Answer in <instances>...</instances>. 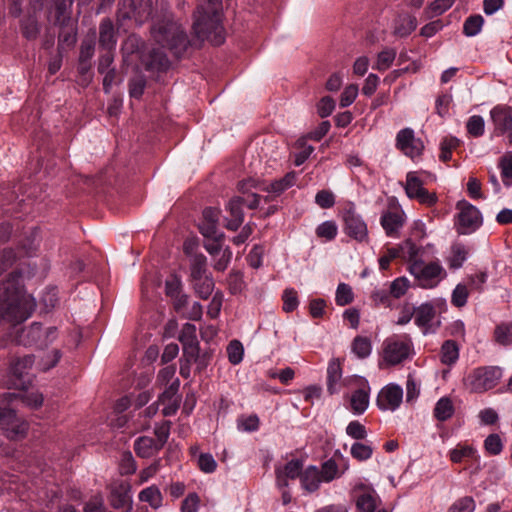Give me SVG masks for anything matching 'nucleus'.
Returning a JSON list of instances; mask_svg holds the SVG:
<instances>
[{
	"instance_id": "obj_50",
	"label": "nucleus",
	"mask_w": 512,
	"mask_h": 512,
	"mask_svg": "<svg viewBox=\"0 0 512 512\" xmlns=\"http://www.w3.org/2000/svg\"><path fill=\"white\" fill-rule=\"evenodd\" d=\"M335 301L339 306H345L353 301L352 288L345 283H340L336 290Z\"/></svg>"
},
{
	"instance_id": "obj_55",
	"label": "nucleus",
	"mask_w": 512,
	"mask_h": 512,
	"mask_svg": "<svg viewBox=\"0 0 512 512\" xmlns=\"http://www.w3.org/2000/svg\"><path fill=\"white\" fill-rule=\"evenodd\" d=\"M476 450L472 446H458L450 452V459L454 463L461 462L464 458H473Z\"/></svg>"
},
{
	"instance_id": "obj_11",
	"label": "nucleus",
	"mask_w": 512,
	"mask_h": 512,
	"mask_svg": "<svg viewBox=\"0 0 512 512\" xmlns=\"http://www.w3.org/2000/svg\"><path fill=\"white\" fill-rule=\"evenodd\" d=\"M179 341L183 345L184 356L188 362H199L205 365L200 357L199 342L196 335V326L194 324L186 323L180 332Z\"/></svg>"
},
{
	"instance_id": "obj_28",
	"label": "nucleus",
	"mask_w": 512,
	"mask_h": 512,
	"mask_svg": "<svg viewBox=\"0 0 512 512\" xmlns=\"http://www.w3.org/2000/svg\"><path fill=\"white\" fill-rule=\"evenodd\" d=\"M110 504L115 509H122L129 512L132 509V499L129 491L123 488H116L111 492Z\"/></svg>"
},
{
	"instance_id": "obj_20",
	"label": "nucleus",
	"mask_w": 512,
	"mask_h": 512,
	"mask_svg": "<svg viewBox=\"0 0 512 512\" xmlns=\"http://www.w3.org/2000/svg\"><path fill=\"white\" fill-rule=\"evenodd\" d=\"M43 328L40 323L34 322L29 327L17 332V341L22 345L36 344L41 347Z\"/></svg>"
},
{
	"instance_id": "obj_26",
	"label": "nucleus",
	"mask_w": 512,
	"mask_h": 512,
	"mask_svg": "<svg viewBox=\"0 0 512 512\" xmlns=\"http://www.w3.org/2000/svg\"><path fill=\"white\" fill-rule=\"evenodd\" d=\"M161 447H158L155 440L148 436H141L135 440L134 450L139 457L149 458L156 454Z\"/></svg>"
},
{
	"instance_id": "obj_29",
	"label": "nucleus",
	"mask_w": 512,
	"mask_h": 512,
	"mask_svg": "<svg viewBox=\"0 0 512 512\" xmlns=\"http://www.w3.org/2000/svg\"><path fill=\"white\" fill-rule=\"evenodd\" d=\"M455 412L454 404L451 398L441 397L435 404L433 416L441 422L449 420Z\"/></svg>"
},
{
	"instance_id": "obj_1",
	"label": "nucleus",
	"mask_w": 512,
	"mask_h": 512,
	"mask_svg": "<svg viewBox=\"0 0 512 512\" xmlns=\"http://www.w3.org/2000/svg\"><path fill=\"white\" fill-rule=\"evenodd\" d=\"M151 38L159 48H153L141 56L142 62L148 70H166L170 64L166 51L179 58L189 46L186 32L178 22L170 17L153 23Z\"/></svg>"
},
{
	"instance_id": "obj_62",
	"label": "nucleus",
	"mask_w": 512,
	"mask_h": 512,
	"mask_svg": "<svg viewBox=\"0 0 512 512\" xmlns=\"http://www.w3.org/2000/svg\"><path fill=\"white\" fill-rule=\"evenodd\" d=\"M358 95V86L356 84H350L343 90L340 97V106L348 107L350 106L356 99Z\"/></svg>"
},
{
	"instance_id": "obj_9",
	"label": "nucleus",
	"mask_w": 512,
	"mask_h": 512,
	"mask_svg": "<svg viewBox=\"0 0 512 512\" xmlns=\"http://www.w3.org/2000/svg\"><path fill=\"white\" fill-rule=\"evenodd\" d=\"M457 220L455 226L459 234H469L482 224L480 211L469 202L462 200L457 203Z\"/></svg>"
},
{
	"instance_id": "obj_36",
	"label": "nucleus",
	"mask_w": 512,
	"mask_h": 512,
	"mask_svg": "<svg viewBox=\"0 0 512 512\" xmlns=\"http://www.w3.org/2000/svg\"><path fill=\"white\" fill-rule=\"evenodd\" d=\"M33 364L34 357L32 355L18 357L11 362L10 371L15 377L21 378L23 375L28 373Z\"/></svg>"
},
{
	"instance_id": "obj_7",
	"label": "nucleus",
	"mask_w": 512,
	"mask_h": 512,
	"mask_svg": "<svg viewBox=\"0 0 512 512\" xmlns=\"http://www.w3.org/2000/svg\"><path fill=\"white\" fill-rule=\"evenodd\" d=\"M501 376L498 367H479L464 378V385L470 392L482 393L494 388Z\"/></svg>"
},
{
	"instance_id": "obj_47",
	"label": "nucleus",
	"mask_w": 512,
	"mask_h": 512,
	"mask_svg": "<svg viewBox=\"0 0 512 512\" xmlns=\"http://www.w3.org/2000/svg\"><path fill=\"white\" fill-rule=\"evenodd\" d=\"M475 508L476 503L473 497L464 496L453 502L447 512H474Z\"/></svg>"
},
{
	"instance_id": "obj_38",
	"label": "nucleus",
	"mask_w": 512,
	"mask_h": 512,
	"mask_svg": "<svg viewBox=\"0 0 512 512\" xmlns=\"http://www.w3.org/2000/svg\"><path fill=\"white\" fill-rule=\"evenodd\" d=\"M348 468L349 465L346 463L344 465L343 471L339 473L338 465L333 459H330L322 464L321 469H319V471L323 482H331L335 478L339 477L346 470H348Z\"/></svg>"
},
{
	"instance_id": "obj_13",
	"label": "nucleus",
	"mask_w": 512,
	"mask_h": 512,
	"mask_svg": "<svg viewBox=\"0 0 512 512\" xmlns=\"http://www.w3.org/2000/svg\"><path fill=\"white\" fill-rule=\"evenodd\" d=\"M406 215L398 206H391L385 210L380 218V224L389 237H397L404 226Z\"/></svg>"
},
{
	"instance_id": "obj_64",
	"label": "nucleus",
	"mask_w": 512,
	"mask_h": 512,
	"mask_svg": "<svg viewBox=\"0 0 512 512\" xmlns=\"http://www.w3.org/2000/svg\"><path fill=\"white\" fill-rule=\"evenodd\" d=\"M198 466L205 473H212L217 467L214 457L209 453L200 454L198 457Z\"/></svg>"
},
{
	"instance_id": "obj_56",
	"label": "nucleus",
	"mask_w": 512,
	"mask_h": 512,
	"mask_svg": "<svg viewBox=\"0 0 512 512\" xmlns=\"http://www.w3.org/2000/svg\"><path fill=\"white\" fill-rule=\"evenodd\" d=\"M22 33L25 38L32 40L39 34V26L34 17H28L22 21Z\"/></svg>"
},
{
	"instance_id": "obj_54",
	"label": "nucleus",
	"mask_w": 512,
	"mask_h": 512,
	"mask_svg": "<svg viewBox=\"0 0 512 512\" xmlns=\"http://www.w3.org/2000/svg\"><path fill=\"white\" fill-rule=\"evenodd\" d=\"M468 295L469 292L467 286L464 284H458L452 292L451 303L456 307H463L467 303Z\"/></svg>"
},
{
	"instance_id": "obj_12",
	"label": "nucleus",
	"mask_w": 512,
	"mask_h": 512,
	"mask_svg": "<svg viewBox=\"0 0 512 512\" xmlns=\"http://www.w3.org/2000/svg\"><path fill=\"white\" fill-rule=\"evenodd\" d=\"M402 400V387L395 383H389L379 391L376 404L382 411H395L400 407Z\"/></svg>"
},
{
	"instance_id": "obj_25",
	"label": "nucleus",
	"mask_w": 512,
	"mask_h": 512,
	"mask_svg": "<svg viewBox=\"0 0 512 512\" xmlns=\"http://www.w3.org/2000/svg\"><path fill=\"white\" fill-rule=\"evenodd\" d=\"M417 27V20L409 14L399 15L393 26V33L398 37H406L410 35Z\"/></svg>"
},
{
	"instance_id": "obj_40",
	"label": "nucleus",
	"mask_w": 512,
	"mask_h": 512,
	"mask_svg": "<svg viewBox=\"0 0 512 512\" xmlns=\"http://www.w3.org/2000/svg\"><path fill=\"white\" fill-rule=\"evenodd\" d=\"M351 349L358 358L364 359L371 354V341L367 337L357 336L352 342Z\"/></svg>"
},
{
	"instance_id": "obj_24",
	"label": "nucleus",
	"mask_w": 512,
	"mask_h": 512,
	"mask_svg": "<svg viewBox=\"0 0 512 512\" xmlns=\"http://www.w3.org/2000/svg\"><path fill=\"white\" fill-rule=\"evenodd\" d=\"M99 44L106 50H112L116 45L114 26L110 19H103L100 23Z\"/></svg>"
},
{
	"instance_id": "obj_19",
	"label": "nucleus",
	"mask_w": 512,
	"mask_h": 512,
	"mask_svg": "<svg viewBox=\"0 0 512 512\" xmlns=\"http://www.w3.org/2000/svg\"><path fill=\"white\" fill-rule=\"evenodd\" d=\"M495 127L504 133L512 130V108L508 106H495L490 111Z\"/></svg>"
},
{
	"instance_id": "obj_48",
	"label": "nucleus",
	"mask_w": 512,
	"mask_h": 512,
	"mask_svg": "<svg viewBox=\"0 0 512 512\" xmlns=\"http://www.w3.org/2000/svg\"><path fill=\"white\" fill-rule=\"evenodd\" d=\"M410 287L409 280L406 277H398L389 285V291L393 298L399 299L406 294Z\"/></svg>"
},
{
	"instance_id": "obj_61",
	"label": "nucleus",
	"mask_w": 512,
	"mask_h": 512,
	"mask_svg": "<svg viewBox=\"0 0 512 512\" xmlns=\"http://www.w3.org/2000/svg\"><path fill=\"white\" fill-rule=\"evenodd\" d=\"M283 309L286 312L294 311L299 304L297 292L294 289H286L283 293Z\"/></svg>"
},
{
	"instance_id": "obj_59",
	"label": "nucleus",
	"mask_w": 512,
	"mask_h": 512,
	"mask_svg": "<svg viewBox=\"0 0 512 512\" xmlns=\"http://www.w3.org/2000/svg\"><path fill=\"white\" fill-rule=\"evenodd\" d=\"M217 225L218 223L202 222L199 229L207 239H224V233L218 230Z\"/></svg>"
},
{
	"instance_id": "obj_44",
	"label": "nucleus",
	"mask_w": 512,
	"mask_h": 512,
	"mask_svg": "<svg viewBox=\"0 0 512 512\" xmlns=\"http://www.w3.org/2000/svg\"><path fill=\"white\" fill-rule=\"evenodd\" d=\"M350 454L357 461H366L372 457L373 447L362 442H355L351 446Z\"/></svg>"
},
{
	"instance_id": "obj_46",
	"label": "nucleus",
	"mask_w": 512,
	"mask_h": 512,
	"mask_svg": "<svg viewBox=\"0 0 512 512\" xmlns=\"http://www.w3.org/2000/svg\"><path fill=\"white\" fill-rule=\"evenodd\" d=\"M484 19L481 15H473L468 17L463 25V32L466 36L472 37L477 35L483 26Z\"/></svg>"
},
{
	"instance_id": "obj_39",
	"label": "nucleus",
	"mask_w": 512,
	"mask_h": 512,
	"mask_svg": "<svg viewBox=\"0 0 512 512\" xmlns=\"http://www.w3.org/2000/svg\"><path fill=\"white\" fill-rule=\"evenodd\" d=\"M397 55V51L394 48H385L378 53L377 59L373 68L378 71H385L390 68L393 64Z\"/></svg>"
},
{
	"instance_id": "obj_22",
	"label": "nucleus",
	"mask_w": 512,
	"mask_h": 512,
	"mask_svg": "<svg viewBox=\"0 0 512 512\" xmlns=\"http://www.w3.org/2000/svg\"><path fill=\"white\" fill-rule=\"evenodd\" d=\"M179 387V380L176 379L170 387L163 392L159 400L162 403L168 402L164 405L162 413L164 416H171L176 413L179 408V399L176 397V393Z\"/></svg>"
},
{
	"instance_id": "obj_3",
	"label": "nucleus",
	"mask_w": 512,
	"mask_h": 512,
	"mask_svg": "<svg viewBox=\"0 0 512 512\" xmlns=\"http://www.w3.org/2000/svg\"><path fill=\"white\" fill-rule=\"evenodd\" d=\"M20 400L26 406L37 409L43 404V395L37 390L23 393L5 392L0 395V427L9 438H18L25 435L28 425L20 420L11 407V404Z\"/></svg>"
},
{
	"instance_id": "obj_2",
	"label": "nucleus",
	"mask_w": 512,
	"mask_h": 512,
	"mask_svg": "<svg viewBox=\"0 0 512 512\" xmlns=\"http://www.w3.org/2000/svg\"><path fill=\"white\" fill-rule=\"evenodd\" d=\"M35 306L34 298L24 291L21 273L12 272L0 284V322L21 323L31 316Z\"/></svg>"
},
{
	"instance_id": "obj_23",
	"label": "nucleus",
	"mask_w": 512,
	"mask_h": 512,
	"mask_svg": "<svg viewBox=\"0 0 512 512\" xmlns=\"http://www.w3.org/2000/svg\"><path fill=\"white\" fill-rule=\"evenodd\" d=\"M370 387L366 385L355 390L350 397V409L356 414H363L369 406Z\"/></svg>"
},
{
	"instance_id": "obj_42",
	"label": "nucleus",
	"mask_w": 512,
	"mask_h": 512,
	"mask_svg": "<svg viewBox=\"0 0 512 512\" xmlns=\"http://www.w3.org/2000/svg\"><path fill=\"white\" fill-rule=\"evenodd\" d=\"M193 286L195 289V292L202 298L207 299L213 289H214V282L213 279L208 275L205 277H202L200 279L192 280Z\"/></svg>"
},
{
	"instance_id": "obj_34",
	"label": "nucleus",
	"mask_w": 512,
	"mask_h": 512,
	"mask_svg": "<svg viewBox=\"0 0 512 512\" xmlns=\"http://www.w3.org/2000/svg\"><path fill=\"white\" fill-rule=\"evenodd\" d=\"M190 276L192 280L208 276L207 258L203 254L192 255L190 259Z\"/></svg>"
},
{
	"instance_id": "obj_33",
	"label": "nucleus",
	"mask_w": 512,
	"mask_h": 512,
	"mask_svg": "<svg viewBox=\"0 0 512 512\" xmlns=\"http://www.w3.org/2000/svg\"><path fill=\"white\" fill-rule=\"evenodd\" d=\"M459 358V347L453 340H446L440 350V360L445 365L456 363Z\"/></svg>"
},
{
	"instance_id": "obj_37",
	"label": "nucleus",
	"mask_w": 512,
	"mask_h": 512,
	"mask_svg": "<svg viewBox=\"0 0 512 512\" xmlns=\"http://www.w3.org/2000/svg\"><path fill=\"white\" fill-rule=\"evenodd\" d=\"M139 499L142 502H147L152 508L157 509L162 505L163 497L159 488L152 485L139 493Z\"/></svg>"
},
{
	"instance_id": "obj_45",
	"label": "nucleus",
	"mask_w": 512,
	"mask_h": 512,
	"mask_svg": "<svg viewBox=\"0 0 512 512\" xmlns=\"http://www.w3.org/2000/svg\"><path fill=\"white\" fill-rule=\"evenodd\" d=\"M459 144L460 141L456 137H445L440 143V160L443 162L449 161L452 156V151L456 149Z\"/></svg>"
},
{
	"instance_id": "obj_15",
	"label": "nucleus",
	"mask_w": 512,
	"mask_h": 512,
	"mask_svg": "<svg viewBox=\"0 0 512 512\" xmlns=\"http://www.w3.org/2000/svg\"><path fill=\"white\" fill-rule=\"evenodd\" d=\"M356 507L359 512H374L379 498L375 490L363 483L355 486Z\"/></svg>"
},
{
	"instance_id": "obj_52",
	"label": "nucleus",
	"mask_w": 512,
	"mask_h": 512,
	"mask_svg": "<svg viewBox=\"0 0 512 512\" xmlns=\"http://www.w3.org/2000/svg\"><path fill=\"white\" fill-rule=\"evenodd\" d=\"M466 127L471 136L480 137L484 134V119L479 115H473L468 119Z\"/></svg>"
},
{
	"instance_id": "obj_10",
	"label": "nucleus",
	"mask_w": 512,
	"mask_h": 512,
	"mask_svg": "<svg viewBox=\"0 0 512 512\" xmlns=\"http://www.w3.org/2000/svg\"><path fill=\"white\" fill-rule=\"evenodd\" d=\"M395 146L411 159L421 156L424 150L423 141L415 136L414 130L411 128L401 129L397 133Z\"/></svg>"
},
{
	"instance_id": "obj_14",
	"label": "nucleus",
	"mask_w": 512,
	"mask_h": 512,
	"mask_svg": "<svg viewBox=\"0 0 512 512\" xmlns=\"http://www.w3.org/2000/svg\"><path fill=\"white\" fill-rule=\"evenodd\" d=\"M415 324L423 334L435 332L440 322L436 320V310L431 303H423L415 308Z\"/></svg>"
},
{
	"instance_id": "obj_43",
	"label": "nucleus",
	"mask_w": 512,
	"mask_h": 512,
	"mask_svg": "<svg viewBox=\"0 0 512 512\" xmlns=\"http://www.w3.org/2000/svg\"><path fill=\"white\" fill-rule=\"evenodd\" d=\"M259 425L260 420L256 414L242 415L237 419V429L242 432H255Z\"/></svg>"
},
{
	"instance_id": "obj_21",
	"label": "nucleus",
	"mask_w": 512,
	"mask_h": 512,
	"mask_svg": "<svg viewBox=\"0 0 512 512\" xmlns=\"http://www.w3.org/2000/svg\"><path fill=\"white\" fill-rule=\"evenodd\" d=\"M342 368L338 359H332L327 368V391L333 395L340 391L342 386Z\"/></svg>"
},
{
	"instance_id": "obj_49",
	"label": "nucleus",
	"mask_w": 512,
	"mask_h": 512,
	"mask_svg": "<svg viewBox=\"0 0 512 512\" xmlns=\"http://www.w3.org/2000/svg\"><path fill=\"white\" fill-rule=\"evenodd\" d=\"M244 348L240 341L233 340L227 346L229 362L233 365L239 364L243 359Z\"/></svg>"
},
{
	"instance_id": "obj_6",
	"label": "nucleus",
	"mask_w": 512,
	"mask_h": 512,
	"mask_svg": "<svg viewBox=\"0 0 512 512\" xmlns=\"http://www.w3.org/2000/svg\"><path fill=\"white\" fill-rule=\"evenodd\" d=\"M414 345L407 334H394L386 338L382 344L381 363L385 366H396L412 358Z\"/></svg>"
},
{
	"instance_id": "obj_41",
	"label": "nucleus",
	"mask_w": 512,
	"mask_h": 512,
	"mask_svg": "<svg viewBox=\"0 0 512 512\" xmlns=\"http://www.w3.org/2000/svg\"><path fill=\"white\" fill-rule=\"evenodd\" d=\"M498 167L501 179L506 187L512 186V154H506L499 159Z\"/></svg>"
},
{
	"instance_id": "obj_4",
	"label": "nucleus",
	"mask_w": 512,
	"mask_h": 512,
	"mask_svg": "<svg viewBox=\"0 0 512 512\" xmlns=\"http://www.w3.org/2000/svg\"><path fill=\"white\" fill-rule=\"evenodd\" d=\"M222 0H204L194 13L193 30L201 40H209L213 45H221L224 40L221 24Z\"/></svg>"
},
{
	"instance_id": "obj_5",
	"label": "nucleus",
	"mask_w": 512,
	"mask_h": 512,
	"mask_svg": "<svg viewBox=\"0 0 512 512\" xmlns=\"http://www.w3.org/2000/svg\"><path fill=\"white\" fill-rule=\"evenodd\" d=\"M406 247L408 248V270L419 287L432 289L446 278L447 273L439 260L426 263L419 256V248L415 244L407 241Z\"/></svg>"
},
{
	"instance_id": "obj_31",
	"label": "nucleus",
	"mask_w": 512,
	"mask_h": 512,
	"mask_svg": "<svg viewBox=\"0 0 512 512\" xmlns=\"http://www.w3.org/2000/svg\"><path fill=\"white\" fill-rule=\"evenodd\" d=\"M494 341L503 347L512 345V322H502L496 325L493 333Z\"/></svg>"
},
{
	"instance_id": "obj_16",
	"label": "nucleus",
	"mask_w": 512,
	"mask_h": 512,
	"mask_svg": "<svg viewBox=\"0 0 512 512\" xmlns=\"http://www.w3.org/2000/svg\"><path fill=\"white\" fill-rule=\"evenodd\" d=\"M345 227L344 230L347 235L353 239L363 242L368 238L367 225L361 216L357 215L354 211L348 210L344 216Z\"/></svg>"
},
{
	"instance_id": "obj_63",
	"label": "nucleus",
	"mask_w": 512,
	"mask_h": 512,
	"mask_svg": "<svg viewBox=\"0 0 512 512\" xmlns=\"http://www.w3.org/2000/svg\"><path fill=\"white\" fill-rule=\"evenodd\" d=\"M315 202L319 207L323 209H328L334 206L335 196L329 190H321L316 194Z\"/></svg>"
},
{
	"instance_id": "obj_60",
	"label": "nucleus",
	"mask_w": 512,
	"mask_h": 512,
	"mask_svg": "<svg viewBox=\"0 0 512 512\" xmlns=\"http://www.w3.org/2000/svg\"><path fill=\"white\" fill-rule=\"evenodd\" d=\"M346 433L353 439L363 440L367 437V431L364 425L359 421H351L346 427Z\"/></svg>"
},
{
	"instance_id": "obj_58",
	"label": "nucleus",
	"mask_w": 512,
	"mask_h": 512,
	"mask_svg": "<svg viewBox=\"0 0 512 512\" xmlns=\"http://www.w3.org/2000/svg\"><path fill=\"white\" fill-rule=\"evenodd\" d=\"M392 295L389 290L386 289H375L371 293V300L376 306L391 307L392 306Z\"/></svg>"
},
{
	"instance_id": "obj_53",
	"label": "nucleus",
	"mask_w": 512,
	"mask_h": 512,
	"mask_svg": "<svg viewBox=\"0 0 512 512\" xmlns=\"http://www.w3.org/2000/svg\"><path fill=\"white\" fill-rule=\"evenodd\" d=\"M455 0H435L426 9L429 17H434L443 14L453 4Z\"/></svg>"
},
{
	"instance_id": "obj_17",
	"label": "nucleus",
	"mask_w": 512,
	"mask_h": 512,
	"mask_svg": "<svg viewBox=\"0 0 512 512\" xmlns=\"http://www.w3.org/2000/svg\"><path fill=\"white\" fill-rule=\"evenodd\" d=\"M303 464L298 459H292L287 462L283 467L279 466L275 469L276 483L280 489L288 487V480H294L301 477Z\"/></svg>"
},
{
	"instance_id": "obj_30",
	"label": "nucleus",
	"mask_w": 512,
	"mask_h": 512,
	"mask_svg": "<svg viewBox=\"0 0 512 512\" xmlns=\"http://www.w3.org/2000/svg\"><path fill=\"white\" fill-rule=\"evenodd\" d=\"M296 178L297 175L295 172H288L284 177L270 183L264 190L275 196H279L296 183Z\"/></svg>"
},
{
	"instance_id": "obj_32",
	"label": "nucleus",
	"mask_w": 512,
	"mask_h": 512,
	"mask_svg": "<svg viewBox=\"0 0 512 512\" xmlns=\"http://www.w3.org/2000/svg\"><path fill=\"white\" fill-rule=\"evenodd\" d=\"M404 189L408 198L414 199L426 188L424 187L423 181L418 176V172L410 171L406 175V183Z\"/></svg>"
},
{
	"instance_id": "obj_57",
	"label": "nucleus",
	"mask_w": 512,
	"mask_h": 512,
	"mask_svg": "<svg viewBox=\"0 0 512 512\" xmlns=\"http://www.w3.org/2000/svg\"><path fill=\"white\" fill-rule=\"evenodd\" d=\"M484 448L490 455H498L503 449V443L498 434H490L484 441Z\"/></svg>"
},
{
	"instance_id": "obj_51",
	"label": "nucleus",
	"mask_w": 512,
	"mask_h": 512,
	"mask_svg": "<svg viewBox=\"0 0 512 512\" xmlns=\"http://www.w3.org/2000/svg\"><path fill=\"white\" fill-rule=\"evenodd\" d=\"M337 225L333 221H325L316 228V235L327 241L333 240L337 235Z\"/></svg>"
},
{
	"instance_id": "obj_27",
	"label": "nucleus",
	"mask_w": 512,
	"mask_h": 512,
	"mask_svg": "<svg viewBox=\"0 0 512 512\" xmlns=\"http://www.w3.org/2000/svg\"><path fill=\"white\" fill-rule=\"evenodd\" d=\"M301 484L302 487L308 492L316 491L321 482L322 478L320 475V471L316 466H309L305 469V471L301 474Z\"/></svg>"
},
{
	"instance_id": "obj_35",
	"label": "nucleus",
	"mask_w": 512,
	"mask_h": 512,
	"mask_svg": "<svg viewBox=\"0 0 512 512\" xmlns=\"http://www.w3.org/2000/svg\"><path fill=\"white\" fill-rule=\"evenodd\" d=\"M468 248L461 244L456 243L451 247V254L448 258L449 267L452 269H458L462 267L468 256Z\"/></svg>"
},
{
	"instance_id": "obj_8",
	"label": "nucleus",
	"mask_w": 512,
	"mask_h": 512,
	"mask_svg": "<svg viewBox=\"0 0 512 512\" xmlns=\"http://www.w3.org/2000/svg\"><path fill=\"white\" fill-rule=\"evenodd\" d=\"M151 13V0H121L119 3V20H134L137 25H142L150 18Z\"/></svg>"
},
{
	"instance_id": "obj_18",
	"label": "nucleus",
	"mask_w": 512,
	"mask_h": 512,
	"mask_svg": "<svg viewBox=\"0 0 512 512\" xmlns=\"http://www.w3.org/2000/svg\"><path fill=\"white\" fill-rule=\"evenodd\" d=\"M244 205V197H233L227 204V209L230 212L231 218L226 222V228L231 231H236L244 221V214L242 211Z\"/></svg>"
}]
</instances>
